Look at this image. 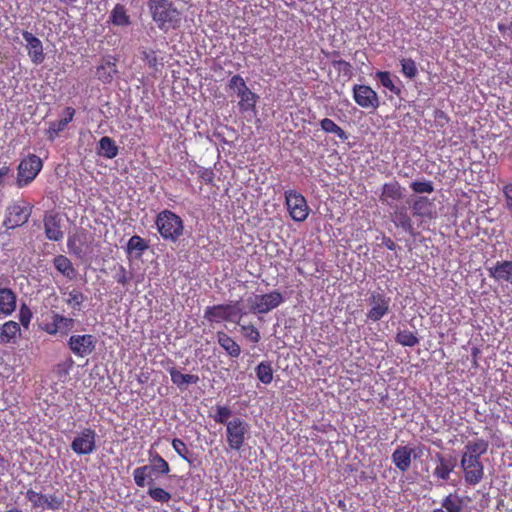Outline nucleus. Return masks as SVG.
<instances>
[{
    "label": "nucleus",
    "instance_id": "nucleus-46",
    "mask_svg": "<svg viewBox=\"0 0 512 512\" xmlns=\"http://www.w3.org/2000/svg\"><path fill=\"white\" fill-rule=\"evenodd\" d=\"M331 64L339 74H343L348 79L352 77V65L349 62L341 59H333Z\"/></svg>",
    "mask_w": 512,
    "mask_h": 512
},
{
    "label": "nucleus",
    "instance_id": "nucleus-55",
    "mask_svg": "<svg viewBox=\"0 0 512 512\" xmlns=\"http://www.w3.org/2000/svg\"><path fill=\"white\" fill-rule=\"evenodd\" d=\"M143 58L147 65L151 68H156L158 65V58L154 50H148L143 52Z\"/></svg>",
    "mask_w": 512,
    "mask_h": 512
},
{
    "label": "nucleus",
    "instance_id": "nucleus-19",
    "mask_svg": "<svg viewBox=\"0 0 512 512\" xmlns=\"http://www.w3.org/2000/svg\"><path fill=\"white\" fill-rule=\"evenodd\" d=\"M392 209L393 211L391 212L390 218L393 224L409 235H415V228L408 207L405 205H396L392 207Z\"/></svg>",
    "mask_w": 512,
    "mask_h": 512
},
{
    "label": "nucleus",
    "instance_id": "nucleus-37",
    "mask_svg": "<svg viewBox=\"0 0 512 512\" xmlns=\"http://www.w3.org/2000/svg\"><path fill=\"white\" fill-rule=\"evenodd\" d=\"M255 373L257 379L265 385L273 381V368L270 361L260 362L255 368Z\"/></svg>",
    "mask_w": 512,
    "mask_h": 512
},
{
    "label": "nucleus",
    "instance_id": "nucleus-47",
    "mask_svg": "<svg viewBox=\"0 0 512 512\" xmlns=\"http://www.w3.org/2000/svg\"><path fill=\"white\" fill-rule=\"evenodd\" d=\"M241 332L252 343H258L261 339L259 330L252 324L242 325Z\"/></svg>",
    "mask_w": 512,
    "mask_h": 512
},
{
    "label": "nucleus",
    "instance_id": "nucleus-8",
    "mask_svg": "<svg viewBox=\"0 0 512 512\" xmlns=\"http://www.w3.org/2000/svg\"><path fill=\"white\" fill-rule=\"evenodd\" d=\"M248 433L249 424L242 418H233L226 426V440L228 446L235 451L241 450Z\"/></svg>",
    "mask_w": 512,
    "mask_h": 512
},
{
    "label": "nucleus",
    "instance_id": "nucleus-31",
    "mask_svg": "<svg viewBox=\"0 0 512 512\" xmlns=\"http://www.w3.org/2000/svg\"><path fill=\"white\" fill-rule=\"evenodd\" d=\"M55 269L61 273L66 279L74 280L77 277V270L72 261L65 255H57L53 259Z\"/></svg>",
    "mask_w": 512,
    "mask_h": 512
},
{
    "label": "nucleus",
    "instance_id": "nucleus-33",
    "mask_svg": "<svg viewBox=\"0 0 512 512\" xmlns=\"http://www.w3.org/2000/svg\"><path fill=\"white\" fill-rule=\"evenodd\" d=\"M216 337L220 347L224 349L230 357L237 358L240 356L241 348L232 337L223 331H218Z\"/></svg>",
    "mask_w": 512,
    "mask_h": 512
},
{
    "label": "nucleus",
    "instance_id": "nucleus-11",
    "mask_svg": "<svg viewBox=\"0 0 512 512\" xmlns=\"http://www.w3.org/2000/svg\"><path fill=\"white\" fill-rule=\"evenodd\" d=\"M96 437L97 434L94 429L90 427L83 428L74 437L70 447L72 451L79 456L90 455L97 448Z\"/></svg>",
    "mask_w": 512,
    "mask_h": 512
},
{
    "label": "nucleus",
    "instance_id": "nucleus-35",
    "mask_svg": "<svg viewBox=\"0 0 512 512\" xmlns=\"http://www.w3.org/2000/svg\"><path fill=\"white\" fill-rule=\"evenodd\" d=\"M118 152V146L112 138L104 136L99 140V155L107 159H113L118 155Z\"/></svg>",
    "mask_w": 512,
    "mask_h": 512
},
{
    "label": "nucleus",
    "instance_id": "nucleus-36",
    "mask_svg": "<svg viewBox=\"0 0 512 512\" xmlns=\"http://www.w3.org/2000/svg\"><path fill=\"white\" fill-rule=\"evenodd\" d=\"M110 21L116 26H128L130 18L124 5L116 4L110 13Z\"/></svg>",
    "mask_w": 512,
    "mask_h": 512
},
{
    "label": "nucleus",
    "instance_id": "nucleus-43",
    "mask_svg": "<svg viewBox=\"0 0 512 512\" xmlns=\"http://www.w3.org/2000/svg\"><path fill=\"white\" fill-rule=\"evenodd\" d=\"M150 461L153 463L152 470H156L160 474H168L170 466L168 462L158 453L151 455Z\"/></svg>",
    "mask_w": 512,
    "mask_h": 512
},
{
    "label": "nucleus",
    "instance_id": "nucleus-22",
    "mask_svg": "<svg viewBox=\"0 0 512 512\" xmlns=\"http://www.w3.org/2000/svg\"><path fill=\"white\" fill-rule=\"evenodd\" d=\"M76 114V110L68 106L64 109V117L57 121H52L49 123V127L46 131V135L48 140L54 141L59 134L66 129L68 124L73 120Z\"/></svg>",
    "mask_w": 512,
    "mask_h": 512
},
{
    "label": "nucleus",
    "instance_id": "nucleus-54",
    "mask_svg": "<svg viewBox=\"0 0 512 512\" xmlns=\"http://www.w3.org/2000/svg\"><path fill=\"white\" fill-rule=\"evenodd\" d=\"M115 280L119 283L125 286L129 283L131 277L129 276L126 268L124 266H120L119 270L116 272L114 276Z\"/></svg>",
    "mask_w": 512,
    "mask_h": 512
},
{
    "label": "nucleus",
    "instance_id": "nucleus-9",
    "mask_svg": "<svg viewBox=\"0 0 512 512\" xmlns=\"http://www.w3.org/2000/svg\"><path fill=\"white\" fill-rule=\"evenodd\" d=\"M283 302V295L278 290H273L269 293L255 295L253 298H250V311L255 314H267Z\"/></svg>",
    "mask_w": 512,
    "mask_h": 512
},
{
    "label": "nucleus",
    "instance_id": "nucleus-25",
    "mask_svg": "<svg viewBox=\"0 0 512 512\" xmlns=\"http://www.w3.org/2000/svg\"><path fill=\"white\" fill-rule=\"evenodd\" d=\"M403 198V191L401 185L397 181L385 183L382 187L380 201L387 204L391 208L392 202L399 201Z\"/></svg>",
    "mask_w": 512,
    "mask_h": 512
},
{
    "label": "nucleus",
    "instance_id": "nucleus-41",
    "mask_svg": "<svg viewBox=\"0 0 512 512\" xmlns=\"http://www.w3.org/2000/svg\"><path fill=\"white\" fill-rule=\"evenodd\" d=\"M401 72L409 79H413L418 74L416 62L412 58H403L400 60Z\"/></svg>",
    "mask_w": 512,
    "mask_h": 512
},
{
    "label": "nucleus",
    "instance_id": "nucleus-40",
    "mask_svg": "<svg viewBox=\"0 0 512 512\" xmlns=\"http://www.w3.org/2000/svg\"><path fill=\"white\" fill-rule=\"evenodd\" d=\"M376 76L383 87L389 89L392 93L396 95H399L401 93V89L394 84L390 72L379 71L376 73Z\"/></svg>",
    "mask_w": 512,
    "mask_h": 512
},
{
    "label": "nucleus",
    "instance_id": "nucleus-56",
    "mask_svg": "<svg viewBox=\"0 0 512 512\" xmlns=\"http://www.w3.org/2000/svg\"><path fill=\"white\" fill-rule=\"evenodd\" d=\"M383 244L391 251H394L397 247L396 243L390 237H383Z\"/></svg>",
    "mask_w": 512,
    "mask_h": 512
},
{
    "label": "nucleus",
    "instance_id": "nucleus-60",
    "mask_svg": "<svg viewBox=\"0 0 512 512\" xmlns=\"http://www.w3.org/2000/svg\"><path fill=\"white\" fill-rule=\"evenodd\" d=\"M4 512H22V511L16 507H13L11 509L5 510Z\"/></svg>",
    "mask_w": 512,
    "mask_h": 512
},
{
    "label": "nucleus",
    "instance_id": "nucleus-49",
    "mask_svg": "<svg viewBox=\"0 0 512 512\" xmlns=\"http://www.w3.org/2000/svg\"><path fill=\"white\" fill-rule=\"evenodd\" d=\"M33 317L31 309L26 305L22 304L19 309V324L22 325L25 329H27L30 325L31 319Z\"/></svg>",
    "mask_w": 512,
    "mask_h": 512
},
{
    "label": "nucleus",
    "instance_id": "nucleus-52",
    "mask_svg": "<svg viewBox=\"0 0 512 512\" xmlns=\"http://www.w3.org/2000/svg\"><path fill=\"white\" fill-rule=\"evenodd\" d=\"M502 193L505 200V208L512 213V183H507L502 187Z\"/></svg>",
    "mask_w": 512,
    "mask_h": 512
},
{
    "label": "nucleus",
    "instance_id": "nucleus-24",
    "mask_svg": "<svg viewBox=\"0 0 512 512\" xmlns=\"http://www.w3.org/2000/svg\"><path fill=\"white\" fill-rule=\"evenodd\" d=\"M414 449L409 446H398L392 453V462L401 472H406L412 462Z\"/></svg>",
    "mask_w": 512,
    "mask_h": 512
},
{
    "label": "nucleus",
    "instance_id": "nucleus-30",
    "mask_svg": "<svg viewBox=\"0 0 512 512\" xmlns=\"http://www.w3.org/2000/svg\"><path fill=\"white\" fill-rule=\"evenodd\" d=\"M464 508V498L454 493H449L442 499L441 507L432 512H462Z\"/></svg>",
    "mask_w": 512,
    "mask_h": 512
},
{
    "label": "nucleus",
    "instance_id": "nucleus-27",
    "mask_svg": "<svg viewBox=\"0 0 512 512\" xmlns=\"http://www.w3.org/2000/svg\"><path fill=\"white\" fill-rule=\"evenodd\" d=\"M438 464L434 469V476L441 480H448L450 474L453 472L456 466V460L453 457H445L440 453L436 454Z\"/></svg>",
    "mask_w": 512,
    "mask_h": 512
},
{
    "label": "nucleus",
    "instance_id": "nucleus-34",
    "mask_svg": "<svg viewBox=\"0 0 512 512\" xmlns=\"http://www.w3.org/2000/svg\"><path fill=\"white\" fill-rule=\"evenodd\" d=\"M149 248L148 241L139 235H133L127 243L126 252L131 255L135 253L136 258H140L143 253Z\"/></svg>",
    "mask_w": 512,
    "mask_h": 512
},
{
    "label": "nucleus",
    "instance_id": "nucleus-23",
    "mask_svg": "<svg viewBox=\"0 0 512 512\" xmlns=\"http://www.w3.org/2000/svg\"><path fill=\"white\" fill-rule=\"evenodd\" d=\"M21 337L20 324L13 320H8L0 325V344L15 345Z\"/></svg>",
    "mask_w": 512,
    "mask_h": 512
},
{
    "label": "nucleus",
    "instance_id": "nucleus-32",
    "mask_svg": "<svg viewBox=\"0 0 512 512\" xmlns=\"http://www.w3.org/2000/svg\"><path fill=\"white\" fill-rule=\"evenodd\" d=\"M17 297L10 288H0V314L10 316L16 309Z\"/></svg>",
    "mask_w": 512,
    "mask_h": 512
},
{
    "label": "nucleus",
    "instance_id": "nucleus-10",
    "mask_svg": "<svg viewBox=\"0 0 512 512\" xmlns=\"http://www.w3.org/2000/svg\"><path fill=\"white\" fill-rule=\"evenodd\" d=\"M26 498L31 503L32 508L52 511L60 510L65 501L63 495L42 494L33 489L26 491Z\"/></svg>",
    "mask_w": 512,
    "mask_h": 512
},
{
    "label": "nucleus",
    "instance_id": "nucleus-42",
    "mask_svg": "<svg viewBox=\"0 0 512 512\" xmlns=\"http://www.w3.org/2000/svg\"><path fill=\"white\" fill-rule=\"evenodd\" d=\"M147 494L151 499L160 503H167L171 499V494L161 487H150Z\"/></svg>",
    "mask_w": 512,
    "mask_h": 512
},
{
    "label": "nucleus",
    "instance_id": "nucleus-6",
    "mask_svg": "<svg viewBox=\"0 0 512 512\" xmlns=\"http://www.w3.org/2000/svg\"><path fill=\"white\" fill-rule=\"evenodd\" d=\"M43 167L42 160L35 154L23 158L17 168L16 185L18 188L28 186L39 174Z\"/></svg>",
    "mask_w": 512,
    "mask_h": 512
},
{
    "label": "nucleus",
    "instance_id": "nucleus-51",
    "mask_svg": "<svg viewBox=\"0 0 512 512\" xmlns=\"http://www.w3.org/2000/svg\"><path fill=\"white\" fill-rule=\"evenodd\" d=\"M84 302V295L79 290L73 289L69 292V298L66 303L74 309H79Z\"/></svg>",
    "mask_w": 512,
    "mask_h": 512
},
{
    "label": "nucleus",
    "instance_id": "nucleus-38",
    "mask_svg": "<svg viewBox=\"0 0 512 512\" xmlns=\"http://www.w3.org/2000/svg\"><path fill=\"white\" fill-rule=\"evenodd\" d=\"M395 341L405 347H414L419 343L417 334L409 330H399L396 333Z\"/></svg>",
    "mask_w": 512,
    "mask_h": 512
},
{
    "label": "nucleus",
    "instance_id": "nucleus-29",
    "mask_svg": "<svg viewBox=\"0 0 512 512\" xmlns=\"http://www.w3.org/2000/svg\"><path fill=\"white\" fill-rule=\"evenodd\" d=\"M414 217L431 219L433 217V203L424 196L417 197L411 205Z\"/></svg>",
    "mask_w": 512,
    "mask_h": 512
},
{
    "label": "nucleus",
    "instance_id": "nucleus-57",
    "mask_svg": "<svg viewBox=\"0 0 512 512\" xmlns=\"http://www.w3.org/2000/svg\"><path fill=\"white\" fill-rule=\"evenodd\" d=\"M10 169L8 166H3L0 168V185L2 184V179L8 175Z\"/></svg>",
    "mask_w": 512,
    "mask_h": 512
},
{
    "label": "nucleus",
    "instance_id": "nucleus-45",
    "mask_svg": "<svg viewBox=\"0 0 512 512\" xmlns=\"http://www.w3.org/2000/svg\"><path fill=\"white\" fill-rule=\"evenodd\" d=\"M232 415V411L228 406H216V413L213 416V419L218 424H225L227 426V423H229V418Z\"/></svg>",
    "mask_w": 512,
    "mask_h": 512
},
{
    "label": "nucleus",
    "instance_id": "nucleus-4",
    "mask_svg": "<svg viewBox=\"0 0 512 512\" xmlns=\"http://www.w3.org/2000/svg\"><path fill=\"white\" fill-rule=\"evenodd\" d=\"M32 210L33 206L25 200L10 203L5 209L3 227L7 230L22 227L28 222Z\"/></svg>",
    "mask_w": 512,
    "mask_h": 512
},
{
    "label": "nucleus",
    "instance_id": "nucleus-61",
    "mask_svg": "<svg viewBox=\"0 0 512 512\" xmlns=\"http://www.w3.org/2000/svg\"><path fill=\"white\" fill-rule=\"evenodd\" d=\"M332 56H335V57H338L339 56V52L338 51H333L331 53Z\"/></svg>",
    "mask_w": 512,
    "mask_h": 512
},
{
    "label": "nucleus",
    "instance_id": "nucleus-1",
    "mask_svg": "<svg viewBox=\"0 0 512 512\" xmlns=\"http://www.w3.org/2000/svg\"><path fill=\"white\" fill-rule=\"evenodd\" d=\"M152 20L164 32L180 27L181 13L170 0H148Z\"/></svg>",
    "mask_w": 512,
    "mask_h": 512
},
{
    "label": "nucleus",
    "instance_id": "nucleus-59",
    "mask_svg": "<svg viewBox=\"0 0 512 512\" xmlns=\"http://www.w3.org/2000/svg\"><path fill=\"white\" fill-rule=\"evenodd\" d=\"M497 28L500 33H505L506 30L508 29V26L504 23H498Z\"/></svg>",
    "mask_w": 512,
    "mask_h": 512
},
{
    "label": "nucleus",
    "instance_id": "nucleus-12",
    "mask_svg": "<svg viewBox=\"0 0 512 512\" xmlns=\"http://www.w3.org/2000/svg\"><path fill=\"white\" fill-rule=\"evenodd\" d=\"M352 95L355 103L363 109L375 111L380 106L377 92L369 85L355 84L352 88Z\"/></svg>",
    "mask_w": 512,
    "mask_h": 512
},
{
    "label": "nucleus",
    "instance_id": "nucleus-48",
    "mask_svg": "<svg viewBox=\"0 0 512 512\" xmlns=\"http://www.w3.org/2000/svg\"><path fill=\"white\" fill-rule=\"evenodd\" d=\"M172 447L175 450V452L185 461L191 462L189 459V449L185 442L179 438H175L172 440Z\"/></svg>",
    "mask_w": 512,
    "mask_h": 512
},
{
    "label": "nucleus",
    "instance_id": "nucleus-16",
    "mask_svg": "<svg viewBox=\"0 0 512 512\" xmlns=\"http://www.w3.org/2000/svg\"><path fill=\"white\" fill-rule=\"evenodd\" d=\"M162 367L170 374L172 383L180 390L186 389L189 385H195L200 380L196 374H184L176 369L174 362L169 358L162 361Z\"/></svg>",
    "mask_w": 512,
    "mask_h": 512
},
{
    "label": "nucleus",
    "instance_id": "nucleus-58",
    "mask_svg": "<svg viewBox=\"0 0 512 512\" xmlns=\"http://www.w3.org/2000/svg\"><path fill=\"white\" fill-rule=\"evenodd\" d=\"M435 117H436V119H443L445 121H448V117H447L446 113L443 112V111H440V110H438L436 112V116Z\"/></svg>",
    "mask_w": 512,
    "mask_h": 512
},
{
    "label": "nucleus",
    "instance_id": "nucleus-53",
    "mask_svg": "<svg viewBox=\"0 0 512 512\" xmlns=\"http://www.w3.org/2000/svg\"><path fill=\"white\" fill-rule=\"evenodd\" d=\"M198 176L206 184H211L214 181L215 173L211 168H201L198 172Z\"/></svg>",
    "mask_w": 512,
    "mask_h": 512
},
{
    "label": "nucleus",
    "instance_id": "nucleus-5",
    "mask_svg": "<svg viewBox=\"0 0 512 512\" xmlns=\"http://www.w3.org/2000/svg\"><path fill=\"white\" fill-rule=\"evenodd\" d=\"M228 87L240 98L238 107L241 112L255 111L258 95L252 92L243 77L236 74L231 77Z\"/></svg>",
    "mask_w": 512,
    "mask_h": 512
},
{
    "label": "nucleus",
    "instance_id": "nucleus-7",
    "mask_svg": "<svg viewBox=\"0 0 512 512\" xmlns=\"http://www.w3.org/2000/svg\"><path fill=\"white\" fill-rule=\"evenodd\" d=\"M284 197L289 216L295 222L305 221L308 218L310 212L306 198L301 193L293 189L286 190Z\"/></svg>",
    "mask_w": 512,
    "mask_h": 512
},
{
    "label": "nucleus",
    "instance_id": "nucleus-3",
    "mask_svg": "<svg viewBox=\"0 0 512 512\" xmlns=\"http://www.w3.org/2000/svg\"><path fill=\"white\" fill-rule=\"evenodd\" d=\"M239 301L208 306L204 312V318L210 322H234L239 324L244 315Z\"/></svg>",
    "mask_w": 512,
    "mask_h": 512
},
{
    "label": "nucleus",
    "instance_id": "nucleus-28",
    "mask_svg": "<svg viewBox=\"0 0 512 512\" xmlns=\"http://www.w3.org/2000/svg\"><path fill=\"white\" fill-rule=\"evenodd\" d=\"M489 274L497 281L512 283V261H497L495 265L489 269Z\"/></svg>",
    "mask_w": 512,
    "mask_h": 512
},
{
    "label": "nucleus",
    "instance_id": "nucleus-13",
    "mask_svg": "<svg viewBox=\"0 0 512 512\" xmlns=\"http://www.w3.org/2000/svg\"><path fill=\"white\" fill-rule=\"evenodd\" d=\"M460 466L467 485L476 486L484 479V465L481 459H466L465 456H461Z\"/></svg>",
    "mask_w": 512,
    "mask_h": 512
},
{
    "label": "nucleus",
    "instance_id": "nucleus-20",
    "mask_svg": "<svg viewBox=\"0 0 512 512\" xmlns=\"http://www.w3.org/2000/svg\"><path fill=\"white\" fill-rule=\"evenodd\" d=\"M61 220L57 213L49 212L46 213L43 219L44 231L46 237L51 241H61L64 237V233L61 230Z\"/></svg>",
    "mask_w": 512,
    "mask_h": 512
},
{
    "label": "nucleus",
    "instance_id": "nucleus-2",
    "mask_svg": "<svg viewBox=\"0 0 512 512\" xmlns=\"http://www.w3.org/2000/svg\"><path fill=\"white\" fill-rule=\"evenodd\" d=\"M155 224L164 240L176 242L183 235V220L170 210L161 211L156 217Z\"/></svg>",
    "mask_w": 512,
    "mask_h": 512
},
{
    "label": "nucleus",
    "instance_id": "nucleus-21",
    "mask_svg": "<svg viewBox=\"0 0 512 512\" xmlns=\"http://www.w3.org/2000/svg\"><path fill=\"white\" fill-rule=\"evenodd\" d=\"M117 58L107 56L96 69V76L103 84H110L114 77L118 74Z\"/></svg>",
    "mask_w": 512,
    "mask_h": 512
},
{
    "label": "nucleus",
    "instance_id": "nucleus-39",
    "mask_svg": "<svg viewBox=\"0 0 512 512\" xmlns=\"http://www.w3.org/2000/svg\"><path fill=\"white\" fill-rule=\"evenodd\" d=\"M321 129L326 133H332L344 140L347 138L345 131L337 125L333 120L324 118L320 121Z\"/></svg>",
    "mask_w": 512,
    "mask_h": 512
},
{
    "label": "nucleus",
    "instance_id": "nucleus-18",
    "mask_svg": "<svg viewBox=\"0 0 512 512\" xmlns=\"http://www.w3.org/2000/svg\"><path fill=\"white\" fill-rule=\"evenodd\" d=\"M22 36L26 41V50L31 62L40 65L45 60V53L41 40L27 30L22 31Z\"/></svg>",
    "mask_w": 512,
    "mask_h": 512
},
{
    "label": "nucleus",
    "instance_id": "nucleus-50",
    "mask_svg": "<svg viewBox=\"0 0 512 512\" xmlns=\"http://www.w3.org/2000/svg\"><path fill=\"white\" fill-rule=\"evenodd\" d=\"M412 191L415 193H432L434 187L431 181H414L410 185Z\"/></svg>",
    "mask_w": 512,
    "mask_h": 512
},
{
    "label": "nucleus",
    "instance_id": "nucleus-14",
    "mask_svg": "<svg viewBox=\"0 0 512 512\" xmlns=\"http://www.w3.org/2000/svg\"><path fill=\"white\" fill-rule=\"evenodd\" d=\"M67 344L75 356L84 358L95 350L97 338L92 334H76L70 336Z\"/></svg>",
    "mask_w": 512,
    "mask_h": 512
},
{
    "label": "nucleus",
    "instance_id": "nucleus-44",
    "mask_svg": "<svg viewBox=\"0 0 512 512\" xmlns=\"http://www.w3.org/2000/svg\"><path fill=\"white\" fill-rule=\"evenodd\" d=\"M151 470H152V468L149 465L137 467L134 470L133 478H134L135 484L138 487H144L146 485V479L149 476V473Z\"/></svg>",
    "mask_w": 512,
    "mask_h": 512
},
{
    "label": "nucleus",
    "instance_id": "nucleus-15",
    "mask_svg": "<svg viewBox=\"0 0 512 512\" xmlns=\"http://www.w3.org/2000/svg\"><path fill=\"white\" fill-rule=\"evenodd\" d=\"M51 320V322L44 323L40 326L41 330L49 335H56L57 333H60L61 335L66 336L73 329L75 324V320L73 318L66 317L57 312H52Z\"/></svg>",
    "mask_w": 512,
    "mask_h": 512
},
{
    "label": "nucleus",
    "instance_id": "nucleus-17",
    "mask_svg": "<svg viewBox=\"0 0 512 512\" xmlns=\"http://www.w3.org/2000/svg\"><path fill=\"white\" fill-rule=\"evenodd\" d=\"M390 298L382 292H373L369 297V304L371 308L367 313L368 319L373 322L381 320L390 308Z\"/></svg>",
    "mask_w": 512,
    "mask_h": 512
},
{
    "label": "nucleus",
    "instance_id": "nucleus-26",
    "mask_svg": "<svg viewBox=\"0 0 512 512\" xmlns=\"http://www.w3.org/2000/svg\"><path fill=\"white\" fill-rule=\"evenodd\" d=\"M489 448V442L483 438L469 441L465 446L461 456L466 459H481V456L486 454Z\"/></svg>",
    "mask_w": 512,
    "mask_h": 512
}]
</instances>
